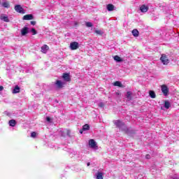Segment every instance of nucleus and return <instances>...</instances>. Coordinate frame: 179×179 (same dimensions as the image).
Listing matches in <instances>:
<instances>
[{
	"instance_id": "obj_1",
	"label": "nucleus",
	"mask_w": 179,
	"mask_h": 179,
	"mask_svg": "<svg viewBox=\"0 0 179 179\" xmlns=\"http://www.w3.org/2000/svg\"><path fill=\"white\" fill-rule=\"evenodd\" d=\"M160 60L162 61L164 65H169V64L170 63V60L167 57V55H166L165 54L162 55V57H160Z\"/></svg>"
},
{
	"instance_id": "obj_2",
	"label": "nucleus",
	"mask_w": 179,
	"mask_h": 179,
	"mask_svg": "<svg viewBox=\"0 0 179 179\" xmlns=\"http://www.w3.org/2000/svg\"><path fill=\"white\" fill-rule=\"evenodd\" d=\"M79 48V43L74 41L70 43V49L73 51Z\"/></svg>"
},
{
	"instance_id": "obj_3",
	"label": "nucleus",
	"mask_w": 179,
	"mask_h": 179,
	"mask_svg": "<svg viewBox=\"0 0 179 179\" xmlns=\"http://www.w3.org/2000/svg\"><path fill=\"white\" fill-rule=\"evenodd\" d=\"M14 9L15 12H17L18 13H24V9L23 8V7H22V6L19 4L15 6Z\"/></svg>"
},
{
	"instance_id": "obj_4",
	"label": "nucleus",
	"mask_w": 179,
	"mask_h": 179,
	"mask_svg": "<svg viewBox=\"0 0 179 179\" xmlns=\"http://www.w3.org/2000/svg\"><path fill=\"white\" fill-rule=\"evenodd\" d=\"M161 89L164 96H167L169 94V87H167V85H162Z\"/></svg>"
},
{
	"instance_id": "obj_5",
	"label": "nucleus",
	"mask_w": 179,
	"mask_h": 179,
	"mask_svg": "<svg viewBox=\"0 0 179 179\" xmlns=\"http://www.w3.org/2000/svg\"><path fill=\"white\" fill-rule=\"evenodd\" d=\"M89 145L92 149H94L95 148H97V143L94 141V139H90L89 141Z\"/></svg>"
},
{
	"instance_id": "obj_6",
	"label": "nucleus",
	"mask_w": 179,
	"mask_h": 179,
	"mask_svg": "<svg viewBox=\"0 0 179 179\" xmlns=\"http://www.w3.org/2000/svg\"><path fill=\"white\" fill-rule=\"evenodd\" d=\"M23 20H33L34 17L31 14H27L23 16Z\"/></svg>"
},
{
	"instance_id": "obj_7",
	"label": "nucleus",
	"mask_w": 179,
	"mask_h": 179,
	"mask_svg": "<svg viewBox=\"0 0 179 179\" xmlns=\"http://www.w3.org/2000/svg\"><path fill=\"white\" fill-rule=\"evenodd\" d=\"M62 78L66 82H71V77L69 76V73H63Z\"/></svg>"
},
{
	"instance_id": "obj_8",
	"label": "nucleus",
	"mask_w": 179,
	"mask_h": 179,
	"mask_svg": "<svg viewBox=\"0 0 179 179\" xmlns=\"http://www.w3.org/2000/svg\"><path fill=\"white\" fill-rule=\"evenodd\" d=\"M48 50H50V47L47 45H43L41 47V52H43V54H47V51H48Z\"/></svg>"
},
{
	"instance_id": "obj_9",
	"label": "nucleus",
	"mask_w": 179,
	"mask_h": 179,
	"mask_svg": "<svg viewBox=\"0 0 179 179\" xmlns=\"http://www.w3.org/2000/svg\"><path fill=\"white\" fill-rule=\"evenodd\" d=\"M29 33V28L27 27H24L21 29V36H26Z\"/></svg>"
},
{
	"instance_id": "obj_10",
	"label": "nucleus",
	"mask_w": 179,
	"mask_h": 179,
	"mask_svg": "<svg viewBox=\"0 0 179 179\" xmlns=\"http://www.w3.org/2000/svg\"><path fill=\"white\" fill-rule=\"evenodd\" d=\"M140 10L143 13H145V12H147L148 10H149V7L146 6V5H142L140 7Z\"/></svg>"
},
{
	"instance_id": "obj_11",
	"label": "nucleus",
	"mask_w": 179,
	"mask_h": 179,
	"mask_svg": "<svg viewBox=\"0 0 179 179\" xmlns=\"http://www.w3.org/2000/svg\"><path fill=\"white\" fill-rule=\"evenodd\" d=\"M1 20H3V22H9V17L8 15L5 14H1L0 17Z\"/></svg>"
},
{
	"instance_id": "obj_12",
	"label": "nucleus",
	"mask_w": 179,
	"mask_h": 179,
	"mask_svg": "<svg viewBox=\"0 0 179 179\" xmlns=\"http://www.w3.org/2000/svg\"><path fill=\"white\" fill-rule=\"evenodd\" d=\"M115 124L116 127H117V128H121V127H124V125H125V123L122 122L120 120H117Z\"/></svg>"
},
{
	"instance_id": "obj_13",
	"label": "nucleus",
	"mask_w": 179,
	"mask_h": 179,
	"mask_svg": "<svg viewBox=\"0 0 179 179\" xmlns=\"http://www.w3.org/2000/svg\"><path fill=\"white\" fill-rule=\"evenodd\" d=\"M106 9L108 12H113L114 10V5L110 3L106 6Z\"/></svg>"
},
{
	"instance_id": "obj_14",
	"label": "nucleus",
	"mask_w": 179,
	"mask_h": 179,
	"mask_svg": "<svg viewBox=\"0 0 179 179\" xmlns=\"http://www.w3.org/2000/svg\"><path fill=\"white\" fill-rule=\"evenodd\" d=\"M13 93L16 94V93H20V87L18 85H16L15 88L13 90Z\"/></svg>"
},
{
	"instance_id": "obj_15",
	"label": "nucleus",
	"mask_w": 179,
	"mask_h": 179,
	"mask_svg": "<svg viewBox=\"0 0 179 179\" xmlns=\"http://www.w3.org/2000/svg\"><path fill=\"white\" fill-rule=\"evenodd\" d=\"M131 33H132V35L134 37H138L139 36V31H138V29H133Z\"/></svg>"
},
{
	"instance_id": "obj_16",
	"label": "nucleus",
	"mask_w": 179,
	"mask_h": 179,
	"mask_svg": "<svg viewBox=\"0 0 179 179\" xmlns=\"http://www.w3.org/2000/svg\"><path fill=\"white\" fill-rule=\"evenodd\" d=\"M55 85L59 89H62V82L59 80H56Z\"/></svg>"
},
{
	"instance_id": "obj_17",
	"label": "nucleus",
	"mask_w": 179,
	"mask_h": 179,
	"mask_svg": "<svg viewBox=\"0 0 179 179\" xmlns=\"http://www.w3.org/2000/svg\"><path fill=\"white\" fill-rule=\"evenodd\" d=\"M114 60L116 61V62H122L124 61L120 56L115 55L113 57Z\"/></svg>"
},
{
	"instance_id": "obj_18",
	"label": "nucleus",
	"mask_w": 179,
	"mask_h": 179,
	"mask_svg": "<svg viewBox=\"0 0 179 179\" xmlns=\"http://www.w3.org/2000/svg\"><path fill=\"white\" fill-rule=\"evenodd\" d=\"M2 6H3V8H6V9H9V8H10V5L9 4V2L8 1H5L3 3H1Z\"/></svg>"
},
{
	"instance_id": "obj_19",
	"label": "nucleus",
	"mask_w": 179,
	"mask_h": 179,
	"mask_svg": "<svg viewBox=\"0 0 179 179\" xmlns=\"http://www.w3.org/2000/svg\"><path fill=\"white\" fill-rule=\"evenodd\" d=\"M8 124L10 125V127H16V120H10L8 122Z\"/></svg>"
},
{
	"instance_id": "obj_20",
	"label": "nucleus",
	"mask_w": 179,
	"mask_h": 179,
	"mask_svg": "<svg viewBox=\"0 0 179 179\" xmlns=\"http://www.w3.org/2000/svg\"><path fill=\"white\" fill-rule=\"evenodd\" d=\"M114 86H117L118 87H124V85L120 81H115L114 83Z\"/></svg>"
},
{
	"instance_id": "obj_21",
	"label": "nucleus",
	"mask_w": 179,
	"mask_h": 179,
	"mask_svg": "<svg viewBox=\"0 0 179 179\" xmlns=\"http://www.w3.org/2000/svg\"><path fill=\"white\" fill-rule=\"evenodd\" d=\"M149 94L151 99H156V93H155V91H150Z\"/></svg>"
},
{
	"instance_id": "obj_22",
	"label": "nucleus",
	"mask_w": 179,
	"mask_h": 179,
	"mask_svg": "<svg viewBox=\"0 0 179 179\" xmlns=\"http://www.w3.org/2000/svg\"><path fill=\"white\" fill-rule=\"evenodd\" d=\"M90 129V126H89V124H85L83 127V131H89Z\"/></svg>"
},
{
	"instance_id": "obj_23",
	"label": "nucleus",
	"mask_w": 179,
	"mask_h": 179,
	"mask_svg": "<svg viewBox=\"0 0 179 179\" xmlns=\"http://www.w3.org/2000/svg\"><path fill=\"white\" fill-rule=\"evenodd\" d=\"M170 106H171L170 102L169 101H165V102H164L165 108L169 110V108H170Z\"/></svg>"
},
{
	"instance_id": "obj_24",
	"label": "nucleus",
	"mask_w": 179,
	"mask_h": 179,
	"mask_svg": "<svg viewBox=\"0 0 179 179\" xmlns=\"http://www.w3.org/2000/svg\"><path fill=\"white\" fill-rule=\"evenodd\" d=\"M96 179H103V173L98 172L96 173Z\"/></svg>"
},
{
	"instance_id": "obj_25",
	"label": "nucleus",
	"mask_w": 179,
	"mask_h": 179,
	"mask_svg": "<svg viewBox=\"0 0 179 179\" xmlns=\"http://www.w3.org/2000/svg\"><path fill=\"white\" fill-rule=\"evenodd\" d=\"M132 92H127V98L129 99V100H132Z\"/></svg>"
},
{
	"instance_id": "obj_26",
	"label": "nucleus",
	"mask_w": 179,
	"mask_h": 179,
	"mask_svg": "<svg viewBox=\"0 0 179 179\" xmlns=\"http://www.w3.org/2000/svg\"><path fill=\"white\" fill-rule=\"evenodd\" d=\"M85 26L87 27H93V23L90 22H87L85 23Z\"/></svg>"
},
{
	"instance_id": "obj_27",
	"label": "nucleus",
	"mask_w": 179,
	"mask_h": 179,
	"mask_svg": "<svg viewBox=\"0 0 179 179\" xmlns=\"http://www.w3.org/2000/svg\"><path fill=\"white\" fill-rule=\"evenodd\" d=\"M96 34H98L99 36H103V32L101 31V30H95Z\"/></svg>"
},
{
	"instance_id": "obj_28",
	"label": "nucleus",
	"mask_w": 179,
	"mask_h": 179,
	"mask_svg": "<svg viewBox=\"0 0 179 179\" xmlns=\"http://www.w3.org/2000/svg\"><path fill=\"white\" fill-rule=\"evenodd\" d=\"M37 136V133L36 131H32L31 133V138H36Z\"/></svg>"
},
{
	"instance_id": "obj_29",
	"label": "nucleus",
	"mask_w": 179,
	"mask_h": 179,
	"mask_svg": "<svg viewBox=\"0 0 179 179\" xmlns=\"http://www.w3.org/2000/svg\"><path fill=\"white\" fill-rule=\"evenodd\" d=\"M31 31L33 33V36H36V34H37V31L34 28H32Z\"/></svg>"
},
{
	"instance_id": "obj_30",
	"label": "nucleus",
	"mask_w": 179,
	"mask_h": 179,
	"mask_svg": "<svg viewBox=\"0 0 179 179\" xmlns=\"http://www.w3.org/2000/svg\"><path fill=\"white\" fill-rule=\"evenodd\" d=\"M31 24H32V26H36V21H31L30 22Z\"/></svg>"
},
{
	"instance_id": "obj_31",
	"label": "nucleus",
	"mask_w": 179,
	"mask_h": 179,
	"mask_svg": "<svg viewBox=\"0 0 179 179\" xmlns=\"http://www.w3.org/2000/svg\"><path fill=\"white\" fill-rule=\"evenodd\" d=\"M46 121H48V122H51V117H46Z\"/></svg>"
},
{
	"instance_id": "obj_32",
	"label": "nucleus",
	"mask_w": 179,
	"mask_h": 179,
	"mask_svg": "<svg viewBox=\"0 0 179 179\" xmlns=\"http://www.w3.org/2000/svg\"><path fill=\"white\" fill-rule=\"evenodd\" d=\"M66 134L69 136H71V130H66Z\"/></svg>"
},
{
	"instance_id": "obj_33",
	"label": "nucleus",
	"mask_w": 179,
	"mask_h": 179,
	"mask_svg": "<svg viewBox=\"0 0 179 179\" xmlns=\"http://www.w3.org/2000/svg\"><path fill=\"white\" fill-rule=\"evenodd\" d=\"M99 107H104V103L103 102H101L99 105Z\"/></svg>"
},
{
	"instance_id": "obj_34",
	"label": "nucleus",
	"mask_w": 179,
	"mask_h": 179,
	"mask_svg": "<svg viewBox=\"0 0 179 179\" xmlns=\"http://www.w3.org/2000/svg\"><path fill=\"white\" fill-rule=\"evenodd\" d=\"M145 159H150V155L149 154L146 155Z\"/></svg>"
},
{
	"instance_id": "obj_35",
	"label": "nucleus",
	"mask_w": 179,
	"mask_h": 179,
	"mask_svg": "<svg viewBox=\"0 0 179 179\" xmlns=\"http://www.w3.org/2000/svg\"><path fill=\"white\" fill-rule=\"evenodd\" d=\"M3 90V86L1 85L0 86V92H2Z\"/></svg>"
},
{
	"instance_id": "obj_36",
	"label": "nucleus",
	"mask_w": 179,
	"mask_h": 179,
	"mask_svg": "<svg viewBox=\"0 0 179 179\" xmlns=\"http://www.w3.org/2000/svg\"><path fill=\"white\" fill-rule=\"evenodd\" d=\"M87 165L90 166V162H87Z\"/></svg>"
},
{
	"instance_id": "obj_37",
	"label": "nucleus",
	"mask_w": 179,
	"mask_h": 179,
	"mask_svg": "<svg viewBox=\"0 0 179 179\" xmlns=\"http://www.w3.org/2000/svg\"><path fill=\"white\" fill-rule=\"evenodd\" d=\"M80 134H83V131H80Z\"/></svg>"
},
{
	"instance_id": "obj_38",
	"label": "nucleus",
	"mask_w": 179,
	"mask_h": 179,
	"mask_svg": "<svg viewBox=\"0 0 179 179\" xmlns=\"http://www.w3.org/2000/svg\"><path fill=\"white\" fill-rule=\"evenodd\" d=\"M0 3H1V1H0Z\"/></svg>"
}]
</instances>
